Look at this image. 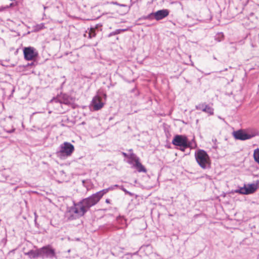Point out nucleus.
I'll return each mask as SVG.
<instances>
[{"mask_svg":"<svg viewBox=\"0 0 259 259\" xmlns=\"http://www.w3.org/2000/svg\"><path fill=\"white\" fill-rule=\"evenodd\" d=\"M109 191L108 188L83 198L77 203L74 202L73 206L68 208V213L69 214L68 220H73L83 216L91 207L97 204L103 195Z\"/></svg>","mask_w":259,"mask_h":259,"instance_id":"nucleus-1","label":"nucleus"},{"mask_svg":"<svg viewBox=\"0 0 259 259\" xmlns=\"http://www.w3.org/2000/svg\"><path fill=\"white\" fill-rule=\"evenodd\" d=\"M195 156L199 166L203 169L210 167V159L208 155L203 150L199 149L195 153Z\"/></svg>","mask_w":259,"mask_h":259,"instance_id":"nucleus-2","label":"nucleus"},{"mask_svg":"<svg viewBox=\"0 0 259 259\" xmlns=\"http://www.w3.org/2000/svg\"><path fill=\"white\" fill-rule=\"evenodd\" d=\"M259 188V181H257L255 183L244 184L242 187H239L235 190L234 192L242 195H249L254 193Z\"/></svg>","mask_w":259,"mask_h":259,"instance_id":"nucleus-3","label":"nucleus"},{"mask_svg":"<svg viewBox=\"0 0 259 259\" xmlns=\"http://www.w3.org/2000/svg\"><path fill=\"white\" fill-rule=\"evenodd\" d=\"M74 150V146L69 142H64L60 146V150L57 152L58 156H70Z\"/></svg>","mask_w":259,"mask_h":259,"instance_id":"nucleus-4","label":"nucleus"},{"mask_svg":"<svg viewBox=\"0 0 259 259\" xmlns=\"http://www.w3.org/2000/svg\"><path fill=\"white\" fill-rule=\"evenodd\" d=\"M172 144L179 147H190L188 139L185 135H177L175 136L172 141Z\"/></svg>","mask_w":259,"mask_h":259,"instance_id":"nucleus-5","label":"nucleus"},{"mask_svg":"<svg viewBox=\"0 0 259 259\" xmlns=\"http://www.w3.org/2000/svg\"><path fill=\"white\" fill-rule=\"evenodd\" d=\"M169 13V12L167 9L160 10L149 14L147 16V19H152L154 18L157 21H159L166 17L168 15Z\"/></svg>","mask_w":259,"mask_h":259,"instance_id":"nucleus-6","label":"nucleus"},{"mask_svg":"<svg viewBox=\"0 0 259 259\" xmlns=\"http://www.w3.org/2000/svg\"><path fill=\"white\" fill-rule=\"evenodd\" d=\"M23 54L24 59L27 61L32 60L38 56V53L36 50L31 47L24 48Z\"/></svg>","mask_w":259,"mask_h":259,"instance_id":"nucleus-7","label":"nucleus"},{"mask_svg":"<svg viewBox=\"0 0 259 259\" xmlns=\"http://www.w3.org/2000/svg\"><path fill=\"white\" fill-rule=\"evenodd\" d=\"M39 254L42 258H53L55 256V251L50 246H47L39 249Z\"/></svg>","mask_w":259,"mask_h":259,"instance_id":"nucleus-8","label":"nucleus"},{"mask_svg":"<svg viewBox=\"0 0 259 259\" xmlns=\"http://www.w3.org/2000/svg\"><path fill=\"white\" fill-rule=\"evenodd\" d=\"M233 135L235 139L241 141L250 139L254 136V135H250L246 133L243 130H239L236 131H234Z\"/></svg>","mask_w":259,"mask_h":259,"instance_id":"nucleus-9","label":"nucleus"},{"mask_svg":"<svg viewBox=\"0 0 259 259\" xmlns=\"http://www.w3.org/2000/svg\"><path fill=\"white\" fill-rule=\"evenodd\" d=\"M195 108L197 110H202L203 112L207 113L209 115L213 114V109L208 105L206 104L205 103H200L196 105Z\"/></svg>","mask_w":259,"mask_h":259,"instance_id":"nucleus-10","label":"nucleus"},{"mask_svg":"<svg viewBox=\"0 0 259 259\" xmlns=\"http://www.w3.org/2000/svg\"><path fill=\"white\" fill-rule=\"evenodd\" d=\"M92 104L95 110H99L103 107L104 104L101 101V97L96 95L93 98Z\"/></svg>","mask_w":259,"mask_h":259,"instance_id":"nucleus-11","label":"nucleus"},{"mask_svg":"<svg viewBox=\"0 0 259 259\" xmlns=\"http://www.w3.org/2000/svg\"><path fill=\"white\" fill-rule=\"evenodd\" d=\"M59 100L61 104L69 105L72 103L71 98L67 95H63L60 97Z\"/></svg>","mask_w":259,"mask_h":259,"instance_id":"nucleus-12","label":"nucleus"},{"mask_svg":"<svg viewBox=\"0 0 259 259\" xmlns=\"http://www.w3.org/2000/svg\"><path fill=\"white\" fill-rule=\"evenodd\" d=\"M24 254L28 255L31 258H35L38 256H40L39 254V249L36 250H30L27 252H25Z\"/></svg>","mask_w":259,"mask_h":259,"instance_id":"nucleus-13","label":"nucleus"},{"mask_svg":"<svg viewBox=\"0 0 259 259\" xmlns=\"http://www.w3.org/2000/svg\"><path fill=\"white\" fill-rule=\"evenodd\" d=\"M85 37L89 38H92L96 36V29L95 28H91L88 30H87L84 34Z\"/></svg>","mask_w":259,"mask_h":259,"instance_id":"nucleus-14","label":"nucleus"},{"mask_svg":"<svg viewBox=\"0 0 259 259\" xmlns=\"http://www.w3.org/2000/svg\"><path fill=\"white\" fill-rule=\"evenodd\" d=\"M135 166L136 167L139 172L146 171V169L145 167L139 161L138 159L135 161Z\"/></svg>","mask_w":259,"mask_h":259,"instance_id":"nucleus-15","label":"nucleus"},{"mask_svg":"<svg viewBox=\"0 0 259 259\" xmlns=\"http://www.w3.org/2000/svg\"><path fill=\"white\" fill-rule=\"evenodd\" d=\"M253 158L254 161L259 164V148H257L254 150Z\"/></svg>","mask_w":259,"mask_h":259,"instance_id":"nucleus-16","label":"nucleus"},{"mask_svg":"<svg viewBox=\"0 0 259 259\" xmlns=\"http://www.w3.org/2000/svg\"><path fill=\"white\" fill-rule=\"evenodd\" d=\"M126 29H116L115 31H113L111 33H110L109 34H108V37H111L113 35H116V34H119L121 32H124L125 31H126Z\"/></svg>","mask_w":259,"mask_h":259,"instance_id":"nucleus-17","label":"nucleus"},{"mask_svg":"<svg viewBox=\"0 0 259 259\" xmlns=\"http://www.w3.org/2000/svg\"><path fill=\"white\" fill-rule=\"evenodd\" d=\"M120 189L121 190H122L126 194H128V195H129L131 196H133V193H132L131 192L128 191L127 190H126L123 186H121L120 187Z\"/></svg>","mask_w":259,"mask_h":259,"instance_id":"nucleus-18","label":"nucleus"},{"mask_svg":"<svg viewBox=\"0 0 259 259\" xmlns=\"http://www.w3.org/2000/svg\"><path fill=\"white\" fill-rule=\"evenodd\" d=\"M189 147H180V150H181L182 151H185V149L187 148H189Z\"/></svg>","mask_w":259,"mask_h":259,"instance_id":"nucleus-19","label":"nucleus"},{"mask_svg":"<svg viewBox=\"0 0 259 259\" xmlns=\"http://www.w3.org/2000/svg\"><path fill=\"white\" fill-rule=\"evenodd\" d=\"M15 128H13L11 130L6 131V132L8 133H12L14 132L15 131Z\"/></svg>","mask_w":259,"mask_h":259,"instance_id":"nucleus-20","label":"nucleus"},{"mask_svg":"<svg viewBox=\"0 0 259 259\" xmlns=\"http://www.w3.org/2000/svg\"><path fill=\"white\" fill-rule=\"evenodd\" d=\"M6 9H7L6 6V7H0V11H3Z\"/></svg>","mask_w":259,"mask_h":259,"instance_id":"nucleus-21","label":"nucleus"},{"mask_svg":"<svg viewBox=\"0 0 259 259\" xmlns=\"http://www.w3.org/2000/svg\"><path fill=\"white\" fill-rule=\"evenodd\" d=\"M37 27H38L39 29H40L42 28V27H44V24H41L40 25H38Z\"/></svg>","mask_w":259,"mask_h":259,"instance_id":"nucleus-22","label":"nucleus"},{"mask_svg":"<svg viewBox=\"0 0 259 259\" xmlns=\"http://www.w3.org/2000/svg\"><path fill=\"white\" fill-rule=\"evenodd\" d=\"M114 188H115L113 186H111V187L108 188L109 191L113 190L114 189Z\"/></svg>","mask_w":259,"mask_h":259,"instance_id":"nucleus-23","label":"nucleus"},{"mask_svg":"<svg viewBox=\"0 0 259 259\" xmlns=\"http://www.w3.org/2000/svg\"><path fill=\"white\" fill-rule=\"evenodd\" d=\"M13 6H14V4L13 3H11L9 6H7L6 8H7V9H8V8H9Z\"/></svg>","mask_w":259,"mask_h":259,"instance_id":"nucleus-24","label":"nucleus"},{"mask_svg":"<svg viewBox=\"0 0 259 259\" xmlns=\"http://www.w3.org/2000/svg\"><path fill=\"white\" fill-rule=\"evenodd\" d=\"M105 202L107 203H110V200L109 199H106Z\"/></svg>","mask_w":259,"mask_h":259,"instance_id":"nucleus-25","label":"nucleus"},{"mask_svg":"<svg viewBox=\"0 0 259 259\" xmlns=\"http://www.w3.org/2000/svg\"><path fill=\"white\" fill-rule=\"evenodd\" d=\"M113 4L114 5H118V6L119 5V4H118L117 2H113Z\"/></svg>","mask_w":259,"mask_h":259,"instance_id":"nucleus-26","label":"nucleus"},{"mask_svg":"<svg viewBox=\"0 0 259 259\" xmlns=\"http://www.w3.org/2000/svg\"><path fill=\"white\" fill-rule=\"evenodd\" d=\"M119 6H120V7H125V6H126V5H124V4H119Z\"/></svg>","mask_w":259,"mask_h":259,"instance_id":"nucleus-27","label":"nucleus"},{"mask_svg":"<svg viewBox=\"0 0 259 259\" xmlns=\"http://www.w3.org/2000/svg\"><path fill=\"white\" fill-rule=\"evenodd\" d=\"M122 154L125 156V157H127V155L126 153H124V152H123L122 153Z\"/></svg>","mask_w":259,"mask_h":259,"instance_id":"nucleus-28","label":"nucleus"},{"mask_svg":"<svg viewBox=\"0 0 259 259\" xmlns=\"http://www.w3.org/2000/svg\"><path fill=\"white\" fill-rule=\"evenodd\" d=\"M114 187V188H116V187H118L119 186L118 185H113Z\"/></svg>","mask_w":259,"mask_h":259,"instance_id":"nucleus-29","label":"nucleus"},{"mask_svg":"<svg viewBox=\"0 0 259 259\" xmlns=\"http://www.w3.org/2000/svg\"><path fill=\"white\" fill-rule=\"evenodd\" d=\"M103 96L105 98H106V95L105 94H103Z\"/></svg>","mask_w":259,"mask_h":259,"instance_id":"nucleus-30","label":"nucleus"},{"mask_svg":"<svg viewBox=\"0 0 259 259\" xmlns=\"http://www.w3.org/2000/svg\"><path fill=\"white\" fill-rule=\"evenodd\" d=\"M224 70L225 71H227V68H226Z\"/></svg>","mask_w":259,"mask_h":259,"instance_id":"nucleus-31","label":"nucleus"}]
</instances>
